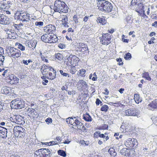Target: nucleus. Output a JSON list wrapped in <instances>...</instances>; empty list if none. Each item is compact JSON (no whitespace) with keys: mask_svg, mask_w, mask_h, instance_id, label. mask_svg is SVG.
Wrapping results in <instances>:
<instances>
[{"mask_svg":"<svg viewBox=\"0 0 157 157\" xmlns=\"http://www.w3.org/2000/svg\"><path fill=\"white\" fill-rule=\"evenodd\" d=\"M69 8L67 5L63 2L56 0L54 3V10L55 12L60 13H68Z\"/></svg>","mask_w":157,"mask_h":157,"instance_id":"nucleus-1","label":"nucleus"},{"mask_svg":"<svg viewBox=\"0 0 157 157\" xmlns=\"http://www.w3.org/2000/svg\"><path fill=\"white\" fill-rule=\"evenodd\" d=\"M97 6L100 8V9L106 12H110L113 9V6L111 3L105 0H96Z\"/></svg>","mask_w":157,"mask_h":157,"instance_id":"nucleus-2","label":"nucleus"},{"mask_svg":"<svg viewBox=\"0 0 157 157\" xmlns=\"http://www.w3.org/2000/svg\"><path fill=\"white\" fill-rule=\"evenodd\" d=\"M15 15L16 19L22 22L29 21L30 16L29 14L23 10H17Z\"/></svg>","mask_w":157,"mask_h":157,"instance_id":"nucleus-3","label":"nucleus"},{"mask_svg":"<svg viewBox=\"0 0 157 157\" xmlns=\"http://www.w3.org/2000/svg\"><path fill=\"white\" fill-rule=\"evenodd\" d=\"M25 106V102L20 98H16L11 102V107L12 109H20Z\"/></svg>","mask_w":157,"mask_h":157,"instance_id":"nucleus-4","label":"nucleus"},{"mask_svg":"<svg viewBox=\"0 0 157 157\" xmlns=\"http://www.w3.org/2000/svg\"><path fill=\"white\" fill-rule=\"evenodd\" d=\"M25 114L34 120L36 119L38 117V114L36 110L34 109L28 108L25 109Z\"/></svg>","mask_w":157,"mask_h":157,"instance_id":"nucleus-5","label":"nucleus"},{"mask_svg":"<svg viewBox=\"0 0 157 157\" xmlns=\"http://www.w3.org/2000/svg\"><path fill=\"white\" fill-rule=\"evenodd\" d=\"M9 55L14 58L19 57L21 55V51L13 47H11L9 50Z\"/></svg>","mask_w":157,"mask_h":157,"instance_id":"nucleus-6","label":"nucleus"},{"mask_svg":"<svg viewBox=\"0 0 157 157\" xmlns=\"http://www.w3.org/2000/svg\"><path fill=\"white\" fill-rule=\"evenodd\" d=\"M138 144L137 140L134 138H128L125 143V145L129 148L136 147Z\"/></svg>","mask_w":157,"mask_h":157,"instance_id":"nucleus-7","label":"nucleus"},{"mask_svg":"<svg viewBox=\"0 0 157 157\" xmlns=\"http://www.w3.org/2000/svg\"><path fill=\"white\" fill-rule=\"evenodd\" d=\"M100 40V42L103 44L108 45L111 42V35L108 34H103Z\"/></svg>","mask_w":157,"mask_h":157,"instance_id":"nucleus-8","label":"nucleus"},{"mask_svg":"<svg viewBox=\"0 0 157 157\" xmlns=\"http://www.w3.org/2000/svg\"><path fill=\"white\" fill-rule=\"evenodd\" d=\"M139 114V111L136 109H129L125 110L126 116H137Z\"/></svg>","mask_w":157,"mask_h":157,"instance_id":"nucleus-9","label":"nucleus"},{"mask_svg":"<svg viewBox=\"0 0 157 157\" xmlns=\"http://www.w3.org/2000/svg\"><path fill=\"white\" fill-rule=\"evenodd\" d=\"M44 31L48 34H54L55 33L56 27L54 25L50 24L46 25L44 28Z\"/></svg>","mask_w":157,"mask_h":157,"instance_id":"nucleus-10","label":"nucleus"},{"mask_svg":"<svg viewBox=\"0 0 157 157\" xmlns=\"http://www.w3.org/2000/svg\"><path fill=\"white\" fill-rule=\"evenodd\" d=\"M74 118L75 119V124L73 125V128L75 129L77 128L79 129H81L82 124L78 120V117H74Z\"/></svg>","mask_w":157,"mask_h":157,"instance_id":"nucleus-11","label":"nucleus"},{"mask_svg":"<svg viewBox=\"0 0 157 157\" xmlns=\"http://www.w3.org/2000/svg\"><path fill=\"white\" fill-rule=\"evenodd\" d=\"M63 17L61 20L62 26L65 28H68L69 27L68 24L69 23L68 22V18L67 15H63Z\"/></svg>","mask_w":157,"mask_h":157,"instance_id":"nucleus-12","label":"nucleus"},{"mask_svg":"<svg viewBox=\"0 0 157 157\" xmlns=\"http://www.w3.org/2000/svg\"><path fill=\"white\" fill-rule=\"evenodd\" d=\"M9 78L10 80V83L12 84H16L19 82V78L13 75H10L9 76Z\"/></svg>","mask_w":157,"mask_h":157,"instance_id":"nucleus-13","label":"nucleus"},{"mask_svg":"<svg viewBox=\"0 0 157 157\" xmlns=\"http://www.w3.org/2000/svg\"><path fill=\"white\" fill-rule=\"evenodd\" d=\"M43 157H50L52 155V153L48 149L43 148Z\"/></svg>","mask_w":157,"mask_h":157,"instance_id":"nucleus-14","label":"nucleus"},{"mask_svg":"<svg viewBox=\"0 0 157 157\" xmlns=\"http://www.w3.org/2000/svg\"><path fill=\"white\" fill-rule=\"evenodd\" d=\"M50 35L45 33L42 36L41 39L45 43H49Z\"/></svg>","mask_w":157,"mask_h":157,"instance_id":"nucleus-15","label":"nucleus"},{"mask_svg":"<svg viewBox=\"0 0 157 157\" xmlns=\"http://www.w3.org/2000/svg\"><path fill=\"white\" fill-rule=\"evenodd\" d=\"M15 123L18 124H23L25 123L24 118L19 115H17Z\"/></svg>","mask_w":157,"mask_h":157,"instance_id":"nucleus-16","label":"nucleus"},{"mask_svg":"<svg viewBox=\"0 0 157 157\" xmlns=\"http://www.w3.org/2000/svg\"><path fill=\"white\" fill-rule=\"evenodd\" d=\"M9 18L5 15L2 14V17L1 21V23L2 24L7 25L9 24Z\"/></svg>","mask_w":157,"mask_h":157,"instance_id":"nucleus-17","label":"nucleus"},{"mask_svg":"<svg viewBox=\"0 0 157 157\" xmlns=\"http://www.w3.org/2000/svg\"><path fill=\"white\" fill-rule=\"evenodd\" d=\"M149 106V109L151 110H154L155 109H157V102L156 101H154L148 104Z\"/></svg>","mask_w":157,"mask_h":157,"instance_id":"nucleus-18","label":"nucleus"},{"mask_svg":"<svg viewBox=\"0 0 157 157\" xmlns=\"http://www.w3.org/2000/svg\"><path fill=\"white\" fill-rule=\"evenodd\" d=\"M11 91V88L7 86L2 87L1 90L2 93L6 94H9Z\"/></svg>","mask_w":157,"mask_h":157,"instance_id":"nucleus-19","label":"nucleus"},{"mask_svg":"<svg viewBox=\"0 0 157 157\" xmlns=\"http://www.w3.org/2000/svg\"><path fill=\"white\" fill-rule=\"evenodd\" d=\"M43 148L36 151L35 152V157H43Z\"/></svg>","mask_w":157,"mask_h":157,"instance_id":"nucleus-20","label":"nucleus"},{"mask_svg":"<svg viewBox=\"0 0 157 157\" xmlns=\"http://www.w3.org/2000/svg\"><path fill=\"white\" fill-rule=\"evenodd\" d=\"M37 44V41L36 40H32L30 42H29L28 43H27V45L30 48H35L36 44Z\"/></svg>","mask_w":157,"mask_h":157,"instance_id":"nucleus-21","label":"nucleus"},{"mask_svg":"<svg viewBox=\"0 0 157 157\" xmlns=\"http://www.w3.org/2000/svg\"><path fill=\"white\" fill-rule=\"evenodd\" d=\"M53 34V35H50L49 43H55L57 42L58 40L56 36L55 35H54V34Z\"/></svg>","mask_w":157,"mask_h":157,"instance_id":"nucleus-22","label":"nucleus"},{"mask_svg":"<svg viewBox=\"0 0 157 157\" xmlns=\"http://www.w3.org/2000/svg\"><path fill=\"white\" fill-rule=\"evenodd\" d=\"M129 151V149L127 148H123L120 151V153L122 155L128 156L130 154Z\"/></svg>","mask_w":157,"mask_h":157,"instance_id":"nucleus-23","label":"nucleus"},{"mask_svg":"<svg viewBox=\"0 0 157 157\" xmlns=\"http://www.w3.org/2000/svg\"><path fill=\"white\" fill-rule=\"evenodd\" d=\"M23 128L21 126H16L14 127L13 129L14 134H15V136H16L17 134V133L21 131V130H22Z\"/></svg>","mask_w":157,"mask_h":157,"instance_id":"nucleus-24","label":"nucleus"},{"mask_svg":"<svg viewBox=\"0 0 157 157\" xmlns=\"http://www.w3.org/2000/svg\"><path fill=\"white\" fill-rule=\"evenodd\" d=\"M72 58L71 55H70L68 56L66 59V61L67 62V64L68 66H71L72 65V64H73L74 63L72 62Z\"/></svg>","mask_w":157,"mask_h":157,"instance_id":"nucleus-25","label":"nucleus"},{"mask_svg":"<svg viewBox=\"0 0 157 157\" xmlns=\"http://www.w3.org/2000/svg\"><path fill=\"white\" fill-rule=\"evenodd\" d=\"M83 119L86 121L89 122L92 121L91 116L87 113L84 114L83 116Z\"/></svg>","mask_w":157,"mask_h":157,"instance_id":"nucleus-26","label":"nucleus"},{"mask_svg":"<svg viewBox=\"0 0 157 157\" xmlns=\"http://www.w3.org/2000/svg\"><path fill=\"white\" fill-rule=\"evenodd\" d=\"M7 129H4V131L0 132V137L4 138L7 137Z\"/></svg>","mask_w":157,"mask_h":157,"instance_id":"nucleus-27","label":"nucleus"},{"mask_svg":"<svg viewBox=\"0 0 157 157\" xmlns=\"http://www.w3.org/2000/svg\"><path fill=\"white\" fill-rule=\"evenodd\" d=\"M108 152L109 153L111 156L114 157L117 155V153L115 151V149L113 148H111L109 149Z\"/></svg>","mask_w":157,"mask_h":157,"instance_id":"nucleus-28","label":"nucleus"},{"mask_svg":"<svg viewBox=\"0 0 157 157\" xmlns=\"http://www.w3.org/2000/svg\"><path fill=\"white\" fill-rule=\"evenodd\" d=\"M55 56L56 59L59 60H62L63 57V55L59 53L56 54L55 55Z\"/></svg>","mask_w":157,"mask_h":157,"instance_id":"nucleus-29","label":"nucleus"},{"mask_svg":"<svg viewBox=\"0 0 157 157\" xmlns=\"http://www.w3.org/2000/svg\"><path fill=\"white\" fill-rule=\"evenodd\" d=\"M24 131L25 129L23 128L22 130H21V131L17 133V134L16 136L19 137H24L25 136V133L24 132Z\"/></svg>","mask_w":157,"mask_h":157,"instance_id":"nucleus-30","label":"nucleus"},{"mask_svg":"<svg viewBox=\"0 0 157 157\" xmlns=\"http://www.w3.org/2000/svg\"><path fill=\"white\" fill-rule=\"evenodd\" d=\"M143 77L144 78L146 79L148 81H151V78L150 76L148 73L146 72L143 74Z\"/></svg>","mask_w":157,"mask_h":157,"instance_id":"nucleus-31","label":"nucleus"},{"mask_svg":"<svg viewBox=\"0 0 157 157\" xmlns=\"http://www.w3.org/2000/svg\"><path fill=\"white\" fill-rule=\"evenodd\" d=\"M58 153L59 155L64 157H65L66 156V152L61 150H59L58 151Z\"/></svg>","mask_w":157,"mask_h":157,"instance_id":"nucleus-32","label":"nucleus"},{"mask_svg":"<svg viewBox=\"0 0 157 157\" xmlns=\"http://www.w3.org/2000/svg\"><path fill=\"white\" fill-rule=\"evenodd\" d=\"M16 45L17 46V48L23 51L25 50V47L21 44L17 43L16 44Z\"/></svg>","mask_w":157,"mask_h":157,"instance_id":"nucleus-33","label":"nucleus"},{"mask_svg":"<svg viewBox=\"0 0 157 157\" xmlns=\"http://www.w3.org/2000/svg\"><path fill=\"white\" fill-rule=\"evenodd\" d=\"M140 98V95L138 94H134V99L136 102L137 101L138 103L140 101V100H139Z\"/></svg>","mask_w":157,"mask_h":157,"instance_id":"nucleus-34","label":"nucleus"},{"mask_svg":"<svg viewBox=\"0 0 157 157\" xmlns=\"http://www.w3.org/2000/svg\"><path fill=\"white\" fill-rule=\"evenodd\" d=\"M98 22L101 23L102 25L105 24L106 22V21L104 18H100L97 20Z\"/></svg>","mask_w":157,"mask_h":157,"instance_id":"nucleus-35","label":"nucleus"},{"mask_svg":"<svg viewBox=\"0 0 157 157\" xmlns=\"http://www.w3.org/2000/svg\"><path fill=\"white\" fill-rule=\"evenodd\" d=\"M135 4V7H136V8L138 7V6H142V4L140 2V0H133Z\"/></svg>","mask_w":157,"mask_h":157,"instance_id":"nucleus-36","label":"nucleus"},{"mask_svg":"<svg viewBox=\"0 0 157 157\" xmlns=\"http://www.w3.org/2000/svg\"><path fill=\"white\" fill-rule=\"evenodd\" d=\"M17 115H13L10 117V120L12 122L15 123V121L17 119Z\"/></svg>","mask_w":157,"mask_h":157,"instance_id":"nucleus-37","label":"nucleus"},{"mask_svg":"<svg viewBox=\"0 0 157 157\" xmlns=\"http://www.w3.org/2000/svg\"><path fill=\"white\" fill-rule=\"evenodd\" d=\"M109 107L107 105H104L102 106L101 109V110L102 111L106 112L107 111Z\"/></svg>","mask_w":157,"mask_h":157,"instance_id":"nucleus-38","label":"nucleus"},{"mask_svg":"<svg viewBox=\"0 0 157 157\" xmlns=\"http://www.w3.org/2000/svg\"><path fill=\"white\" fill-rule=\"evenodd\" d=\"M124 57L126 60H130L132 57V56L130 53H128L124 55Z\"/></svg>","mask_w":157,"mask_h":157,"instance_id":"nucleus-39","label":"nucleus"},{"mask_svg":"<svg viewBox=\"0 0 157 157\" xmlns=\"http://www.w3.org/2000/svg\"><path fill=\"white\" fill-rule=\"evenodd\" d=\"M79 82L81 84L82 86L84 87L85 88L87 87V85L86 82L83 80H79Z\"/></svg>","mask_w":157,"mask_h":157,"instance_id":"nucleus-40","label":"nucleus"},{"mask_svg":"<svg viewBox=\"0 0 157 157\" xmlns=\"http://www.w3.org/2000/svg\"><path fill=\"white\" fill-rule=\"evenodd\" d=\"M49 75V77H46L48 79H50L51 80H53L54 79L56 78V75H52V72H49L48 74Z\"/></svg>","mask_w":157,"mask_h":157,"instance_id":"nucleus-41","label":"nucleus"},{"mask_svg":"<svg viewBox=\"0 0 157 157\" xmlns=\"http://www.w3.org/2000/svg\"><path fill=\"white\" fill-rule=\"evenodd\" d=\"M4 56L0 54V66L3 65V63L4 61Z\"/></svg>","mask_w":157,"mask_h":157,"instance_id":"nucleus-42","label":"nucleus"},{"mask_svg":"<svg viewBox=\"0 0 157 157\" xmlns=\"http://www.w3.org/2000/svg\"><path fill=\"white\" fill-rule=\"evenodd\" d=\"M44 23L42 21H36L35 22V24L36 26L40 27L43 25Z\"/></svg>","mask_w":157,"mask_h":157,"instance_id":"nucleus-43","label":"nucleus"},{"mask_svg":"<svg viewBox=\"0 0 157 157\" xmlns=\"http://www.w3.org/2000/svg\"><path fill=\"white\" fill-rule=\"evenodd\" d=\"M59 72L61 74L63 75V76L65 77L68 76V77H71V76L69 75V74L67 73L63 72L62 70H60L59 71Z\"/></svg>","mask_w":157,"mask_h":157,"instance_id":"nucleus-44","label":"nucleus"},{"mask_svg":"<svg viewBox=\"0 0 157 157\" xmlns=\"http://www.w3.org/2000/svg\"><path fill=\"white\" fill-rule=\"evenodd\" d=\"M73 21H74L75 24H77L78 23V17L77 15H74L73 16Z\"/></svg>","mask_w":157,"mask_h":157,"instance_id":"nucleus-45","label":"nucleus"},{"mask_svg":"<svg viewBox=\"0 0 157 157\" xmlns=\"http://www.w3.org/2000/svg\"><path fill=\"white\" fill-rule=\"evenodd\" d=\"M80 74H81V75L82 77H84L85 75H84L86 73V71L85 69H82L80 70Z\"/></svg>","mask_w":157,"mask_h":157,"instance_id":"nucleus-46","label":"nucleus"},{"mask_svg":"<svg viewBox=\"0 0 157 157\" xmlns=\"http://www.w3.org/2000/svg\"><path fill=\"white\" fill-rule=\"evenodd\" d=\"M99 134H100V132L99 131H98L94 133V138H98L99 137Z\"/></svg>","mask_w":157,"mask_h":157,"instance_id":"nucleus-47","label":"nucleus"},{"mask_svg":"<svg viewBox=\"0 0 157 157\" xmlns=\"http://www.w3.org/2000/svg\"><path fill=\"white\" fill-rule=\"evenodd\" d=\"M108 127V126L107 124H104L102 126L100 127L99 129H107Z\"/></svg>","mask_w":157,"mask_h":157,"instance_id":"nucleus-48","label":"nucleus"},{"mask_svg":"<svg viewBox=\"0 0 157 157\" xmlns=\"http://www.w3.org/2000/svg\"><path fill=\"white\" fill-rule=\"evenodd\" d=\"M23 25L21 23L18 25L15 24L13 25V26L15 29L18 30L20 28V26L21 25L22 26Z\"/></svg>","mask_w":157,"mask_h":157,"instance_id":"nucleus-49","label":"nucleus"},{"mask_svg":"<svg viewBox=\"0 0 157 157\" xmlns=\"http://www.w3.org/2000/svg\"><path fill=\"white\" fill-rule=\"evenodd\" d=\"M28 23L27 24V25L28 27H32L33 25V23L31 20H29V21H27Z\"/></svg>","mask_w":157,"mask_h":157,"instance_id":"nucleus-50","label":"nucleus"},{"mask_svg":"<svg viewBox=\"0 0 157 157\" xmlns=\"http://www.w3.org/2000/svg\"><path fill=\"white\" fill-rule=\"evenodd\" d=\"M76 72V69L75 68L71 67L70 70V72L72 74H75Z\"/></svg>","mask_w":157,"mask_h":157,"instance_id":"nucleus-51","label":"nucleus"},{"mask_svg":"<svg viewBox=\"0 0 157 157\" xmlns=\"http://www.w3.org/2000/svg\"><path fill=\"white\" fill-rule=\"evenodd\" d=\"M116 60L117 62H119V65H123V63L122 62V59L121 58H119L118 59H116Z\"/></svg>","mask_w":157,"mask_h":157,"instance_id":"nucleus-52","label":"nucleus"},{"mask_svg":"<svg viewBox=\"0 0 157 157\" xmlns=\"http://www.w3.org/2000/svg\"><path fill=\"white\" fill-rule=\"evenodd\" d=\"M71 55L72 60L73 61V60H76V61H78L79 60V59L75 55L73 56L72 55Z\"/></svg>","mask_w":157,"mask_h":157,"instance_id":"nucleus-53","label":"nucleus"},{"mask_svg":"<svg viewBox=\"0 0 157 157\" xmlns=\"http://www.w3.org/2000/svg\"><path fill=\"white\" fill-rule=\"evenodd\" d=\"M5 8V5L1 3H0V12H2L4 10V9Z\"/></svg>","mask_w":157,"mask_h":157,"instance_id":"nucleus-54","label":"nucleus"},{"mask_svg":"<svg viewBox=\"0 0 157 157\" xmlns=\"http://www.w3.org/2000/svg\"><path fill=\"white\" fill-rule=\"evenodd\" d=\"M56 142L53 141H50L48 143H47L45 144L48 146H52L55 145Z\"/></svg>","mask_w":157,"mask_h":157,"instance_id":"nucleus-55","label":"nucleus"},{"mask_svg":"<svg viewBox=\"0 0 157 157\" xmlns=\"http://www.w3.org/2000/svg\"><path fill=\"white\" fill-rule=\"evenodd\" d=\"M96 104L97 105H98L100 104L101 105H102V102L98 98H97L96 99Z\"/></svg>","mask_w":157,"mask_h":157,"instance_id":"nucleus-56","label":"nucleus"},{"mask_svg":"<svg viewBox=\"0 0 157 157\" xmlns=\"http://www.w3.org/2000/svg\"><path fill=\"white\" fill-rule=\"evenodd\" d=\"M80 51L82 52H84L86 51H87V52H89L88 49L87 47H86L80 49Z\"/></svg>","mask_w":157,"mask_h":157,"instance_id":"nucleus-57","label":"nucleus"},{"mask_svg":"<svg viewBox=\"0 0 157 157\" xmlns=\"http://www.w3.org/2000/svg\"><path fill=\"white\" fill-rule=\"evenodd\" d=\"M75 119L74 118V117H71V119H70V124H71V125H73H73L75 124Z\"/></svg>","mask_w":157,"mask_h":157,"instance_id":"nucleus-58","label":"nucleus"},{"mask_svg":"<svg viewBox=\"0 0 157 157\" xmlns=\"http://www.w3.org/2000/svg\"><path fill=\"white\" fill-rule=\"evenodd\" d=\"M58 46L59 48L61 49H63L65 48V45L63 44H59Z\"/></svg>","mask_w":157,"mask_h":157,"instance_id":"nucleus-59","label":"nucleus"},{"mask_svg":"<svg viewBox=\"0 0 157 157\" xmlns=\"http://www.w3.org/2000/svg\"><path fill=\"white\" fill-rule=\"evenodd\" d=\"M45 121L47 123H51L52 122V119H51V118H47L46 119Z\"/></svg>","mask_w":157,"mask_h":157,"instance_id":"nucleus-60","label":"nucleus"},{"mask_svg":"<svg viewBox=\"0 0 157 157\" xmlns=\"http://www.w3.org/2000/svg\"><path fill=\"white\" fill-rule=\"evenodd\" d=\"M131 20V17L130 16H127L126 18V21L127 23H128V22Z\"/></svg>","mask_w":157,"mask_h":157,"instance_id":"nucleus-61","label":"nucleus"},{"mask_svg":"<svg viewBox=\"0 0 157 157\" xmlns=\"http://www.w3.org/2000/svg\"><path fill=\"white\" fill-rule=\"evenodd\" d=\"M67 31L68 32H71L73 33L74 32V29H72L71 28H69L68 29Z\"/></svg>","mask_w":157,"mask_h":157,"instance_id":"nucleus-62","label":"nucleus"},{"mask_svg":"<svg viewBox=\"0 0 157 157\" xmlns=\"http://www.w3.org/2000/svg\"><path fill=\"white\" fill-rule=\"evenodd\" d=\"M80 49L86 47H87L86 45H85L83 44H82L80 45Z\"/></svg>","mask_w":157,"mask_h":157,"instance_id":"nucleus-63","label":"nucleus"},{"mask_svg":"<svg viewBox=\"0 0 157 157\" xmlns=\"http://www.w3.org/2000/svg\"><path fill=\"white\" fill-rule=\"evenodd\" d=\"M89 18V16H85L83 19V21L85 22H86L88 20Z\"/></svg>","mask_w":157,"mask_h":157,"instance_id":"nucleus-64","label":"nucleus"}]
</instances>
